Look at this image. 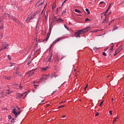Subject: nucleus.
<instances>
[{
    "mask_svg": "<svg viewBox=\"0 0 124 124\" xmlns=\"http://www.w3.org/2000/svg\"><path fill=\"white\" fill-rule=\"evenodd\" d=\"M89 28H86L81 30L79 31H78L75 32V36L76 37H80V34H82L83 33H85V32H87L88 31V29Z\"/></svg>",
    "mask_w": 124,
    "mask_h": 124,
    "instance_id": "f257e3e1",
    "label": "nucleus"
},
{
    "mask_svg": "<svg viewBox=\"0 0 124 124\" xmlns=\"http://www.w3.org/2000/svg\"><path fill=\"white\" fill-rule=\"evenodd\" d=\"M88 21H90V19L88 18L85 19V22H88Z\"/></svg>",
    "mask_w": 124,
    "mask_h": 124,
    "instance_id": "c9c22d12",
    "label": "nucleus"
},
{
    "mask_svg": "<svg viewBox=\"0 0 124 124\" xmlns=\"http://www.w3.org/2000/svg\"><path fill=\"white\" fill-rule=\"evenodd\" d=\"M64 3H65V2H66V1L65 0L63 2Z\"/></svg>",
    "mask_w": 124,
    "mask_h": 124,
    "instance_id": "3c124183",
    "label": "nucleus"
},
{
    "mask_svg": "<svg viewBox=\"0 0 124 124\" xmlns=\"http://www.w3.org/2000/svg\"><path fill=\"white\" fill-rule=\"evenodd\" d=\"M31 63V62H28V63H27V64L28 65H30V64Z\"/></svg>",
    "mask_w": 124,
    "mask_h": 124,
    "instance_id": "8fccbe9b",
    "label": "nucleus"
},
{
    "mask_svg": "<svg viewBox=\"0 0 124 124\" xmlns=\"http://www.w3.org/2000/svg\"><path fill=\"white\" fill-rule=\"evenodd\" d=\"M52 9H54V8H55V6H52Z\"/></svg>",
    "mask_w": 124,
    "mask_h": 124,
    "instance_id": "de8ad7c7",
    "label": "nucleus"
},
{
    "mask_svg": "<svg viewBox=\"0 0 124 124\" xmlns=\"http://www.w3.org/2000/svg\"><path fill=\"white\" fill-rule=\"evenodd\" d=\"M65 12H66V9L62 12V15H64V14H65Z\"/></svg>",
    "mask_w": 124,
    "mask_h": 124,
    "instance_id": "5701e85b",
    "label": "nucleus"
},
{
    "mask_svg": "<svg viewBox=\"0 0 124 124\" xmlns=\"http://www.w3.org/2000/svg\"><path fill=\"white\" fill-rule=\"evenodd\" d=\"M110 6H111V4H109L108 8H110Z\"/></svg>",
    "mask_w": 124,
    "mask_h": 124,
    "instance_id": "13d9d810",
    "label": "nucleus"
},
{
    "mask_svg": "<svg viewBox=\"0 0 124 124\" xmlns=\"http://www.w3.org/2000/svg\"><path fill=\"white\" fill-rule=\"evenodd\" d=\"M103 56H107L106 53H105V52H104L103 53Z\"/></svg>",
    "mask_w": 124,
    "mask_h": 124,
    "instance_id": "ea45409f",
    "label": "nucleus"
},
{
    "mask_svg": "<svg viewBox=\"0 0 124 124\" xmlns=\"http://www.w3.org/2000/svg\"><path fill=\"white\" fill-rule=\"evenodd\" d=\"M114 47V46H111V48H113Z\"/></svg>",
    "mask_w": 124,
    "mask_h": 124,
    "instance_id": "e2e57ef3",
    "label": "nucleus"
},
{
    "mask_svg": "<svg viewBox=\"0 0 124 124\" xmlns=\"http://www.w3.org/2000/svg\"><path fill=\"white\" fill-rule=\"evenodd\" d=\"M75 12H77V13H82V12L78 10V9H75Z\"/></svg>",
    "mask_w": 124,
    "mask_h": 124,
    "instance_id": "f3484780",
    "label": "nucleus"
},
{
    "mask_svg": "<svg viewBox=\"0 0 124 124\" xmlns=\"http://www.w3.org/2000/svg\"><path fill=\"white\" fill-rule=\"evenodd\" d=\"M7 58H8V59H9V60H11V58H10V56L8 55Z\"/></svg>",
    "mask_w": 124,
    "mask_h": 124,
    "instance_id": "4c0bfd02",
    "label": "nucleus"
},
{
    "mask_svg": "<svg viewBox=\"0 0 124 124\" xmlns=\"http://www.w3.org/2000/svg\"><path fill=\"white\" fill-rule=\"evenodd\" d=\"M103 102H104V101H103L101 102L100 104V107H101L102 104H103Z\"/></svg>",
    "mask_w": 124,
    "mask_h": 124,
    "instance_id": "2f4dec72",
    "label": "nucleus"
},
{
    "mask_svg": "<svg viewBox=\"0 0 124 124\" xmlns=\"http://www.w3.org/2000/svg\"><path fill=\"white\" fill-rule=\"evenodd\" d=\"M56 91H54L53 92L52 94H53V93H56Z\"/></svg>",
    "mask_w": 124,
    "mask_h": 124,
    "instance_id": "c03bdc74",
    "label": "nucleus"
},
{
    "mask_svg": "<svg viewBox=\"0 0 124 124\" xmlns=\"http://www.w3.org/2000/svg\"><path fill=\"white\" fill-rule=\"evenodd\" d=\"M114 21H115V19L111 20V22L112 23V22H114Z\"/></svg>",
    "mask_w": 124,
    "mask_h": 124,
    "instance_id": "09e8293b",
    "label": "nucleus"
},
{
    "mask_svg": "<svg viewBox=\"0 0 124 124\" xmlns=\"http://www.w3.org/2000/svg\"><path fill=\"white\" fill-rule=\"evenodd\" d=\"M39 23V21H38L37 25H36V30H37V26H38V23Z\"/></svg>",
    "mask_w": 124,
    "mask_h": 124,
    "instance_id": "58836bf2",
    "label": "nucleus"
},
{
    "mask_svg": "<svg viewBox=\"0 0 124 124\" xmlns=\"http://www.w3.org/2000/svg\"><path fill=\"white\" fill-rule=\"evenodd\" d=\"M58 11H59V8H57L56 12H58Z\"/></svg>",
    "mask_w": 124,
    "mask_h": 124,
    "instance_id": "864d4df0",
    "label": "nucleus"
},
{
    "mask_svg": "<svg viewBox=\"0 0 124 124\" xmlns=\"http://www.w3.org/2000/svg\"><path fill=\"white\" fill-rule=\"evenodd\" d=\"M97 36H101V35H97Z\"/></svg>",
    "mask_w": 124,
    "mask_h": 124,
    "instance_id": "052dcab7",
    "label": "nucleus"
},
{
    "mask_svg": "<svg viewBox=\"0 0 124 124\" xmlns=\"http://www.w3.org/2000/svg\"><path fill=\"white\" fill-rule=\"evenodd\" d=\"M0 29H2V26H0Z\"/></svg>",
    "mask_w": 124,
    "mask_h": 124,
    "instance_id": "5fc2aeb1",
    "label": "nucleus"
},
{
    "mask_svg": "<svg viewBox=\"0 0 124 124\" xmlns=\"http://www.w3.org/2000/svg\"><path fill=\"white\" fill-rule=\"evenodd\" d=\"M69 25H71V23H70V22H69Z\"/></svg>",
    "mask_w": 124,
    "mask_h": 124,
    "instance_id": "680f3d73",
    "label": "nucleus"
},
{
    "mask_svg": "<svg viewBox=\"0 0 124 124\" xmlns=\"http://www.w3.org/2000/svg\"><path fill=\"white\" fill-rule=\"evenodd\" d=\"M64 28L68 31V28H67V26H66V25H64Z\"/></svg>",
    "mask_w": 124,
    "mask_h": 124,
    "instance_id": "e433bc0d",
    "label": "nucleus"
},
{
    "mask_svg": "<svg viewBox=\"0 0 124 124\" xmlns=\"http://www.w3.org/2000/svg\"><path fill=\"white\" fill-rule=\"evenodd\" d=\"M12 93V91H10V88H9V89L7 90V92H6L5 93H7V94H10V93Z\"/></svg>",
    "mask_w": 124,
    "mask_h": 124,
    "instance_id": "6e6552de",
    "label": "nucleus"
},
{
    "mask_svg": "<svg viewBox=\"0 0 124 124\" xmlns=\"http://www.w3.org/2000/svg\"><path fill=\"white\" fill-rule=\"evenodd\" d=\"M100 31V30H94V31H93V32H97V31Z\"/></svg>",
    "mask_w": 124,
    "mask_h": 124,
    "instance_id": "c756f323",
    "label": "nucleus"
},
{
    "mask_svg": "<svg viewBox=\"0 0 124 124\" xmlns=\"http://www.w3.org/2000/svg\"><path fill=\"white\" fill-rule=\"evenodd\" d=\"M48 68V67H45V68H44V67H42L41 68V69H42V70L43 71H46V70H47V69Z\"/></svg>",
    "mask_w": 124,
    "mask_h": 124,
    "instance_id": "2eb2a0df",
    "label": "nucleus"
},
{
    "mask_svg": "<svg viewBox=\"0 0 124 124\" xmlns=\"http://www.w3.org/2000/svg\"><path fill=\"white\" fill-rule=\"evenodd\" d=\"M52 57H53V55H52V54H50V56L49 57L48 60V62H51V61H52Z\"/></svg>",
    "mask_w": 124,
    "mask_h": 124,
    "instance_id": "ddd939ff",
    "label": "nucleus"
},
{
    "mask_svg": "<svg viewBox=\"0 0 124 124\" xmlns=\"http://www.w3.org/2000/svg\"><path fill=\"white\" fill-rule=\"evenodd\" d=\"M54 61L58 62V55H55Z\"/></svg>",
    "mask_w": 124,
    "mask_h": 124,
    "instance_id": "dca6fc26",
    "label": "nucleus"
},
{
    "mask_svg": "<svg viewBox=\"0 0 124 124\" xmlns=\"http://www.w3.org/2000/svg\"><path fill=\"white\" fill-rule=\"evenodd\" d=\"M108 50V47H107L105 49L104 51H107Z\"/></svg>",
    "mask_w": 124,
    "mask_h": 124,
    "instance_id": "79ce46f5",
    "label": "nucleus"
},
{
    "mask_svg": "<svg viewBox=\"0 0 124 124\" xmlns=\"http://www.w3.org/2000/svg\"><path fill=\"white\" fill-rule=\"evenodd\" d=\"M17 111V109H16L15 108L13 109L12 113L15 115L16 118H17V116H19L20 114H21V112H22V110H20L18 112L16 111Z\"/></svg>",
    "mask_w": 124,
    "mask_h": 124,
    "instance_id": "f03ea898",
    "label": "nucleus"
},
{
    "mask_svg": "<svg viewBox=\"0 0 124 124\" xmlns=\"http://www.w3.org/2000/svg\"><path fill=\"white\" fill-rule=\"evenodd\" d=\"M106 21H107V19L106 16H105V18L104 20V21H103V23H105V22H106Z\"/></svg>",
    "mask_w": 124,
    "mask_h": 124,
    "instance_id": "a878e982",
    "label": "nucleus"
},
{
    "mask_svg": "<svg viewBox=\"0 0 124 124\" xmlns=\"http://www.w3.org/2000/svg\"><path fill=\"white\" fill-rule=\"evenodd\" d=\"M108 11H109V8H108V9L107 10V11L105 12L102 14V17L101 18L102 19V18L103 17H104V16H106V14L108 12Z\"/></svg>",
    "mask_w": 124,
    "mask_h": 124,
    "instance_id": "0eeeda50",
    "label": "nucleus"
},
{
    "mask_svg": "<svg viewBox=\"0 0 124 124\" xmlns=\"http://www.w3.org/2000/svg\"><path fill=\"white\" fill-rule=\"evenodd\" d=\"M26 96H27V94H25V95L24 97H26Z\"/></svg>",
    "mask_w": 124,
    "mask_h": 124,
    "instance_id": "0e129e2a",
    "label": "nucleus"
},
{
    "mask_svg": "<svg viewBox=\"0 0 124 124\" xmlns=\"http://www.w3.org/2000/svg\"><path fill=\"white\" fill-rule=\"evenodd\" d=\"M58 76L57 75H52L51 77V78H56Z\"/></svg>",
    "mask_w": 124,
    "mask_h": 124,
    "instance_id": "a211bd4d",
    "label": "nucleus"
},
{
    "mask_svg": "<svg viewBox=\"0 0 124 124\" xmlns=\"http://www.w3.org/2000/svg\"><path fill=\"white\" fill-rule=\"evenodd\" d=\"M3 77L4 79H5V80H10V79H11V76H9V77L4 76Z\"/></svg>",
    "mask_w": 124,
    "mask_h": 124,
    "instance_id": "f8f14e48",
    "label": "nucleus"
},
{
    "mask_svg": "<svg viewBox=\"0 0 124 124\" xmlns=\"http://www.w3.org/2000/svg\"><path fill=\"white\" fill-rule=\"evenodd\" d=\"M109 113L110 114V115H113V113H112V110L109 111Z\"/></svg>",
    "mask_w": 124,
    "mask_h": 124,
    "instance_id": "f704fd0d",
    "label": "nucleus"
},
{
    "mask_svg": "<svg viewBox=\"0 0 124 124\" xmlns=\"http://www.w3.org/2000/svg\"><path fill=\"white\" fill-rule=\"evenodd\" d=\"M48 39H49V37L47 36H46V39H45L43 40V41H46H46L48 40Z\"/></svg>",
    "mask_w": 124,
    "mask_h": 124,
    "instance_id": "aec40b11",
    "label": "nucleus"
},
{
    "mask_svg": "<svg viewBox=\"0 0 124 124\" xmlns=\"http://www.w3.org/2000/svg\"><path fill=\"white\" fill-rule=\"evenodd\" d=\"M62 4H64V2H63L62 3Z\"/></svg>",
    "mask_w": 124,
    "mask_h": 124,
    "instance_id": "338daca9",
    "label": "nucleus"
},
{
    "mask_svg": "<svg viewBox=\"0 0 124 124\" xmlns=\"http://www.w3.org/2000/svg\"><path fill=\"white\" fill-rule=\"evenodd\" d=\"M62 107H64V105L60 106L58 107V108L60 109V108H62Z\"/></svg>",
    "mask_w": 124,
    "mask_h": 124,
    "instance_id": "cd10ccee",
    "label": "nucleus"
},
{
    "mask_svg": "<svg viewBox=\"0 0 124 124\" xmlns=\"http://www.w3.org/2000/svg\"><path fill=\"white\" fill-rule=\"evenodd\" d=\"M7 88L9 89V86L7 85Z\"/></svg>",
    "mask_w": 124,
    "mask_h": 124,
    "instance_id": "69168bd1",
    "label": "nucleus"
},
{
    "mask_svg": "<svg viewBox=\"0 0 124 124\" xmlns=\"http://www.w3.org/2000/svg\"><path fill=\"white\" fill-rule=\"evenodd\" d=\"M61 39H62V38H60L59 39H57L56 40H55L52 43V44L49 47V49H51V48L52 47V46H53V44H56V43H57V42H59V41H60V40H61Z\"/></svg>",
    "mask_w": 124,
    "mask_h": 124,
    "instance_id": "7ed1b4c3",
    "label": "nucleus"
},
{
    "mask_svg": "<svg viewBox=\"0 0 124 124\" xmlns=\"http://www.w3.org/2000/svg\"><path fill=\"white\" fill-rule=\"evenodd\" d=\"M15 65V63H13L10 66V67H11L12 66H14Z\"/></svg>",
    "mask_w": 124,
    "mask_h": 124,
    "instance_id": "7c9ffc66",
    "label": "nucleus"
},
{
    "mask_svg": "<svg viewBox=\"0 0 124 124\" xmlns=\"http://www.w3.org/2000/svg\"><path fill=\"white\" fill-rule=\"evenodd\" d=\"M18 97L21 98V97H22V96H23V94L19 93L18 95Z\"/></svg>",
    "mask_w": 124,
    "mask_h": 124,
    "instance_id": "4be33fe9",
    "label": "nucleus"
},
{
    "mask_svg": "<svg viewBox=\"0 0 124 124\" xmlns=\"http://www.w3.org/2000/svg\"><path fill=\"white\" fill-rule=\"evenodd\" d=\"M8 119H9V120H11V119H12V117L10 115L8 116Z\"/></svg>",
    "mask_w": 124,
    "mask_h": 124,
    "instance_id": "72a5a7b5",
    "label": "nucleus"
},
{
    "mask_svg": "<svg viewBox=\"0 0 124 124\" xmlns=\"http://www.w3.org/2000/svg\"><path fill=\"white\" fill-rule=\"evenodd\" d=\"M50 34H51V27H49V31L48 32L47 34V36H48V37H49Z\"/></svg>",
    "mask_w": 124,
    "mask_h": 124,
    "instance_id": "4468645a",
    "label": "nucleus"
},
{
    "mask_svg": "<svg viewBox=\"0 0 124 124\" xmlns=\"http://www.w3.org/2000/svg\"><path fill=\"white\" fill-rule=\"evenodd\" d=\"M14 120V118H12V120H11V122L13 123V124H14V123H15Z\"/></svg>",
    "mask_w": 124,
    "mask_h": 124,
    "instance_id": "bb28decb",
    "label": "nucleus"
},
{
    "mask_svg": "<svg viewBox=\"0 0 124 124\" xmlns=\"http://www.w3.org/2000/svg\"><path fill=\"white\" fill-rule=\"evenodd\" d=\"M52 20L54 21H60L61 22H63V20L62 19H58L57 20V16H54L52 18Z\"/></svg>",
    "mask_w": 124,
    "mask_h": 124,
    "instance_id": "39448f33",
    "label": "nucleus"
},
{
    "mask_svg": "<svg viewBox=\"0 0 124 124\" xmlns=\"http://www.w3.org/2000/svg\"><path fill=\"white\" fill-rule=\"evenodd\" d=\"M35 15H36V13H34L33 15H32L34 17V16H35Z\"/></svg>",
    "mask_w": 124,
    "mask_h": 124,
    "instance_id": "a19ab883",
    "label": "nucleus"
},
{
    "mask_svg": "<svg viewBox=\"0 0 124 124\" xmlns=\"http://www.w3.org/2000/svg\"><path fill=\"white\" fill-rule=\"evenodd\" d=\"M118 29V27L117 26H115L113 28V31H116V30H117Z\"/></svg>",
    "mask_w": 124,
    "mask_h": 124,
    "instance_id": "393cba45",
    "label": "nucleus"
},
{
    "mask_svg": "<svg viewBox=\"0 0 124 124\" xmlns=\"http://www.w3.org/2000/svg\"><path fill=\"white\" fill-rule=\"evenodd\" d=\"M9 18H10V19H12V20H13V21L16 22V23H17V24H19V21L17 20V18H16V17H13V16H9Z\"/></svg>",
    "mask_w": 124,
    "mask_h": 124,
    "instance_id": "20e7f679",
    "label": "nucleus"
},
{
    "mask_svg": "<svg viewBox=\"0 0 124 124\" xmlns=\"http://www.w3.org/2000/svg\"><path fill=\"white\" fill-rule=\"evenodd\" d=\"M88 88V85L85 87V89H87Z\"/></svg>",
    "mask_w": 124,
    "mask_h": 124,
    "instance_id": "6e6d98bb",
    "label": "nucleus"
},
{
    "mask_svg": "<svg viewBox=\"0 0 124 124\" xmlns=\"http://www.w3.org/2000/svg\"><path fill=\"white\" fill-rule=\"evenodd\" d=\"M117 119H118V116H116L114 119V120H113V123H115V122H116V121H117Z\"/></svg>",
    "mask_w": 124,
    "mask_h": 124,
    "instance_id": "b1692460",
    "label": "nucleus"
},
{
    "mask_svg": "<svg viewBox=\"0 0 124 124\" xmlns=\"http://www.w3.org/2000/svg\"><path fill=\"white\" fill-rule=\"evenodd\" d=\"M99 115V113L98 112H96L95 113V117H97Z\"/></svg>",
    "mask_w": 124,
    "mask_h": 124,
    "instance_id": "473e14b6",
    "label": "nucleus"
},
{
    "mask_svg": "<svg viewBox=\"0 0 124 124\" xmlns=\"http://www.w3.org/2000/svg\"><path fill=\"white\" fill-rule=\"evenodd\" d=\"M118 51L120 50L119 52L120 51H122V50H123V48L121 47H120L118 49H117Z\"/></svg>",
    "mask_w": 124,
    "mask_h": 124,
    "instance_id": "c85d7f7f",
    "label": "nucleus"
},
{
    "mask_svg": "<svg viewBox=\"0 0 124 124\" xmlns=\"http://www.w3.org/2000/svg\"><path fill=\"white\" fill-rule=\"evenodd\" d=\"M43 101H44V100L42 101L41 102H43Z\"/></svg>",
    "mask_w": 124,
    "mask_h": 124,
    "instance_id": "774afa93",
    "label": "nucleus"
},
{
    "mask_svg": "<svg viewBox=\"0 0 124 124\" xmlns=\"http://www.w3.org/2000/svg\"><path fill=\"white\" fill-rule=\"evenodd\" d=\"M113 48H111L109 49V52L108 53V56H110L112 55V53H113Z\"/></svg>",
    "mask_w": 124,
    "mask_h": 124,
    "instance_id": "9d476101",
    "label": "nucleus"
},
{
    "mask_svg": "<svg viewBox=\"0 0 124 124\" xmlns=\"http://www.w3.org/2000/svg\"><path fill=\"white\" fill-rule=\"evenodd\" d=\"M62 118H65V115L63 116Z\"/></svg>",
    "mask_w": 124,
    "mask_h": 124,
    "instance_id": "603ef678",
    "label": "nucleus"
},
{
    "mask_svg": "<svg viewBox=\"0 0 124 124\" xmlns=\"http://www.w3.org/2000/svg\"><path fill=\"white\" fill-rule=\"evenodd\" d=\"M7 45H8V44H5L4 46V47H2L0 49V52H1V51H2L3 50V49H6V46H7Z\"/></svg>",
    "mask_w": 124,
    "mask_h": 124,
    "instance_id": "9b49d317",
    "label": "nucleus"
},
{
    "mask_svg": "<svg viewBox=\"0 0 124 124\" xmlns=\"http://www.w3.org/2000/svg\"><path fill=\"white\" fill-rule=\"evenodd\" d=\"M17 109H18V111H19V110H21V109L20 108H19V107H17Z\"/></svg>",
    "mask_w": 124,
    "mask_h": 124,
    "instance_id": "37998d69",
    "label": "nucleus"
},
{
    "mask_svg": "<svg viewBox=\"0 0 124 124\" xmlns=\"http://www.w3.org/2000/svg\"><path fill=\"white\" fill-rule=\"evenodd\" d=\"M15 74H18V71H16V72H15Z\"/></svg>",
    "mask_w": 124,
    "mask_h": 124,
    "instance_id": "49530a36",
    "label": "nucleus"
},
{
    "mask_svg": "<svg viewBox=\"0 0 124 124\" xmlns=\"http://www.w3.org/2000/svg\"><path fill=\"white\" fill-rule=\"evenodd\" d=\"M43 78H41L40 80L41 81V80H43Z\"/></svg>",
    "mask_w": 124,
    "mask_h": 124,
    "instance_id": "4d7b16f0",
    "label": "nucleus"
},
{
    "mask_svg": "<svg viewBox=\"0 0 124 124\" xmlns=\"http://www.w3.org/2000/svg\"><path fill=\"white\" fill-rule=\"evenodd\" d=\"M46 106H47V107H48V106H50V105L48 104V105H47Z\"/></svg>",
    "mask_w": 124,
    "mask_h": 124,
    "instance_id": "bf43d9fd",
    "label": "nucleus"
},
{
    "mask_svg": "<svg viewBox=\"0 0 124 124\" xmlns=\"http://www.w3.org/2000/svg\"><path fill=\"white\" fill-rule=\"evenodd\" d=\"M34 74V72H33V71H30V72H27V74L28 75H29V76H28V77H30V76H31V75H33V74Z\"/></svg>",
    "mask_w": 124,
    "mask_h": 124,
    "instance_id": "423d86ee",
    "label": "nucleus"
},
{
    "mask_svg": "<svg viewBox=\"0 0 124 124\" xmlns=\"http://www.w3.org/2000/svg\"><path fill=\"white\" fill-rule=\"evenodd\" d=\"M85 10H86V11L87 12V14H88V15L90 14V12L89 11V10H88V8H86V9H85Z\"/></svg>",
    "mask_w": 124,
    "mask_h": 124,
    "instance_id": "412c9836",
    "label": "nucleus"
},
{
    "mask_svg": "<svg viewBox=\"0 0 124 124\" xmlns=\"http://www.w3.org/2000/svg\"><path fill=\"white\" fill-rule=\"evenodd\" d=\"M104 1H101L100 2V3L101 4H102V3H104Z\"/></svg>",
    "mask_w": 124,
    "mask_h": 124,
    "instance_id": "a18cd8bd",
    "label": "nucleus"
},
{
    "mask_svg": "<svg viewBox=\"0 0 124 124\" xmlns=\"http://www.w3.org/2000/svg\"><path fill=\"white\" fill-rule=\"evenodd\" d=\"M33 19H34V16H29L28 17V20H29V21H31V20H32Z\"/></svg>",
    "mask_w": 124,
    "mask_h": 124,
    "instance_id": "1a4fd4ad",
    "label": "nucleus"
},
{
    "mask_svg": "<svg viewBox=\"0 0 124 124\" xmlns=\"http://www.w3.org/2000/svg\"><path fill=\"white\" fill-rule=\"evenodd\" d=\"M118 49H117V50L115 51V54H114L113 56H116V55H118V54L119 53H120V51H118Z\"/></svg>",
    "mask_w": 124,
    "mask_h": 124,
    "instance_id": "6ab92c4d",
    "label": "nucleus"
}]
</instances>
